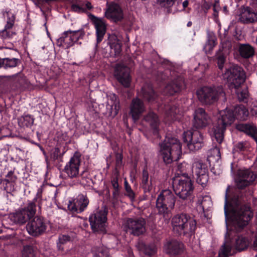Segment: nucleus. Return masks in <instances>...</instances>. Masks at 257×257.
<instances>
[{"label":"nucleus","instance_id":"nucleus-11","mask_svg":"<svg viewBox=\"0 0 257 257\" xmlns=\"http://www.w3.org/2000/svg\"><path fill=\"white\" fill-rule=\"evenodd\" d=\"M257 174L250 169L238 170L235 178V184L238 189H244L253 184Z\"/></svg>","mask_w":257,"mask_h":257},{"label":"nucleus","instance_id":"nucleus-17","mask_svg":"<svg viewBox=\"0 0 257 257\" xmlns=\"http://www.w3.org/2000/svg\"><path fill=\"white\" fill-rule=\"evenodd\" d=\"M211 122V117L202 107L196 108L193 113V126L197 129L206 127Z\"/></svg>","mask_w":257,"mask_h":257},{"label":"nucleus","instance_id":"nucleus-19","mask_svg":"<svg viewBox=\"0 0 257 257\" xmlns=\"http://www.w3.org/2000/svg\"><path fill=\"white\" fill-rule=\"evenodd\" d=\"M89 203V201L86 195L80 194L72 202L70 201L68 208L73 212L80 213L86 208Z\"/></svg>","mask_w":257,"mask_h":257},{"label":"nucleus","instance_id":"nucleus-43","mask_svg":"<svg viewBox=\"0 0 257 257\" xmlns=\"http://www.w3.org/2000/svg\"><path fill=\"white\" fill-rule=\"evenodd\" d=\"M34 118L30 115H27L19 119V124L22 127H29L33 125Z\"/></svg>","mask_w":257,"mask_h":257},{"label":"nucleus","instance_id":"nucleus-21","mask_svg":"<svg viewBox=\"0 0 257 257\" xmlns=\"http://www.w3.org/2000/svg\"><path fill=\"white\" fill-rule=\"evenodd\" d=\"M207 160L211 166V171L215 175L220 173V164L221 163V154L218 148H214L210 150Z\"/></svg>","mask_w":257,"mask_h":257},{"label":"nucleus","instance_id":"nucleus-8","mask_svg":"<svg viewBox=\"0 0 257 257\" xmlns=\"http://www.w3.org/2000/svg\"><path fill=\"white\" fill-rule=\"evenodd\" d=\"M172 184L176 195L183 200H186L190 197L194 189L193 182L187 176L174 178Z\"/></svg>","mask_w":257,"mask_h":257},{"label":"nucleus","instance_id":"nucleus-1","mask_svg":"<svg viewBox=\"0 0 257 257\" xmlns=\"http://www.w3.org/2000/svg\"><path fill=\"white\" fill-rule=\"evenodd\" d=\"M227 191L228 189L225 194L224 213L227 216L228 211L231 212L233 229L240 232L252 218L253 213L250 206L244 204L247 199L242 192L235 193L228 202Z\"/></svg>","mask_w":257,"mask_h":257},{"label":"nucleus","instance_id":"nucleus-14","mask_svg":"<svg viewBox=\"0 0 257 257\" xmlns=\"http://www.w3.org/2000/svg\"><path fill=\"white\" fill-rule=\"evenodd\" d=\"M146 220L143 217L128 218L124 223V228L131 234L139 236L146 232Z\"/></svg>","mask_w":257,"mask_h":257},{"label":"nucleus","instance_id":"nucleus-32","mask_svg":"<svg viewBox=\"0 0 257 257\" xmlns=\"http://www.w3.org/2000/svg\"><path fill=\"white\" fill-rule=\"evenodd\" d=\"M108 44L110 48L113 50L114 54L115 56H118L121 52V43L118 39L117 36L115 35H110L108 37Z\"/></svg>","mask_w":257,"mask_h":257},{"label":"nucleus","instance_id":"nucleus-9","mask_svg":"<svg viewBox=\"0 0 257 257\" xmlns=\"http://www.w3.org/2000/svg\"><path fill=\"white\" fill-rule=\"evenodd\" d=\"M107 214V208L106 206H103L101 209L97 210L90 216L89 218L90 224L94 232L103 234L106 232Z\"/></svg>","mask_w":257,"mask_h":257},{"label":"nucleus","instance_id":"nucleus-64","mask_svg":"<svg viewBox=\"0 0 257 257\" xmlns=\"http://www.w3.org/2000/svg\"><path fill=\"white\" fill-rule=\"evenodd\" d=\"M252 5L254 8L257 9V0H253Z\"/></svg>","mask_w":257,"mask_h":257},{"label":"nucleus","instance_id":"nucleus-29","mask_svg":"<svg viewBox=\"0 0 257 257\" xmlns=\"http://www.w3.org/2000/svg\"><path fill=\"white\" fill-rule=\"evenodd\" d=\"M236 128L250 137L257 143V127L254 124L240 123L236 125Z\"/></svg>","mask_w":257,"mask_h":257},{"label":"nucleus","instance_id":"nucleus-20","mask_svg":"<svg viewBox=\"0 0 257 257\" xmlns=\"http://www.w3.org/2000/svg\"><path fill=\"white\" fill-rule=\"evenodd\" d=\"M220 39L221 46L216 52L215 58L219 69L222 70L226 61L225 51L231 48V43L225 38V36H222L220 35Z\"/></svg>","mask_w":257,"mask_h":257},{"label":"nucleus","instance_id":"nucleus-37","mask_svg":"<svg viewBox=\"0 0 257 257\" xmlns=\"http://www.w3.org/2000/svg\"><path fill=\"white\" fill-rule=\"evenodd\" d=\"M21 60L15 58H3L2 67L5 69L13 68L17 66L21 63Z\"/></svg>","mask_w":257,"mask_h":257},{"label":"nucleus","instance_id":"nucleus-23","mask_svg":"<svg viewBox=\"0 0 257 257\" xmlns=\"http://www.w3.org/2000/svg\"><path fill=\"white\" fill-rule=\"evenodd\" d=\"M88 17L94 25L96 31L97 43L98 44L102 41L106 33L105 23L102 19L96 17L91 14L88 15Z\"/></svg>","mask_w":257,"mask_h":257},{"label":"nucleus","instance_id":"nucleus-31","mask_svg":"<svg viewBox=\"0 0 257 257\" xmlns=\"http://www.w3.org/2000/svg\"><path fill=\"white\" fill-rule=\"evenodd\" d=\"M141 96L149 102L154 101L157 97V94L150 84H146L142 87Z\"/></svg>","mask_w":257,"mask_h":257},{"label":"nucleus","instance_id":"nucleus-3","mask_svg":"<svg viewBox=\"0 0 257 257\" xmlns=\"http://www.w3.org/2000/svg\"><path fill=\"white\" fill-rule=\"evenodd\" d=\"M159 146L160 152L166 164L177 161L182 154L181 143L174 137H166Z\"/></svg>","mask_w":257,"mask_h":257},{"label":"nucleus","instance_id":"nucleus-38","mask_svg":"<svg viewBox=\"0 0 257 257\" xmlns=\"http://www.w3.org/2000/svg\"><path fill=\"white\" fill-rule=\"evenodd\" d=\"M232 245L230 242L226 241L221 246L218 257H228L231 255Z\"/></svg>","mask_w":257,"mask_h":257},{"label":"nucleus","instance_id":"nucleus-45","mask_svg":"<svg viewBox=\"0 0 257 257\" xmlns=\"http://www.w3.org/2000/svg\"><path fill=\"white\" fill-rule=\"evenodd\" d=\"M76 237V234L74 233L70 232L67 234L60 235L59 237V242L60 244H65L68 241H73Z\"/></svg>","mask_w":257,"mask_h":257},{"label":"nucleus","instance_id":"nucleus-24","mask_svg":"<svg viewBox=\"0 0 257 257\" xmlns=\"http://www.w3.org/2000/svg\"><path fill=\"white\" fill-rule=\"evenodd\" d=\"M105 16L106 18L115 23L121 21L123 18L121 9L118 5L115 3L108 5Z\"/></svg>","mask_w":257,"mask_h":257},{"label":"nucleus","instance_id":"nucleus-63","mask_svg":"<svg viewBox=\"0 0 257 257\" xmlns=\"http://www.w3.org/2000/svg\"><path fill=\"white\" fill-rule=\"evenodd\" d=\"M119 194V189H114V191L113 192V195L114 196H116Z\"/></svg>","mask_w":257,"mask_h":257},{"label":"nucleus","instance_id":"nucleus-5","mask_svg":"<svg viewBox=\"0 0 257 257\" xmlns=\"http://www.w3.org/2000/svg\"><path fill=\"white\" fill-rule=\"evenodd\" d=\"M173 232L179 235H192L196 229V221L186 213H179L172 219Z\"/></svg>","mask_w":257,"mask_h":257},{"label":"nucleus","instance_id":"nucleus-60","mask_svg":"<svg viewBox=\"0 0 257 257\" xmlns=\"http://www.w3.org/2000/svg\"><path fill=\"white\" fill-rule=\"evenodd\" d=\"M14 171H11L8 172V174L6 175V177L8 178H10L12 177V176H16L14 175Z\"/></svg>","mask_w":257,"mask_h":257},{"label":"nucleus","instance_id":"nucleus-16","mask_svg":"<svg viewBox=\"0 0 257 257\" xmlns=\"http://www.w3.org/2000/svg\"><path fill=\"white\" fill-rule=\"evenodd\" d=\"M47 226L42 217L36 216L30 220L26 225V229L29 234L38 236L45 232Z\"/></svg>","mask_w":257,"mask_h":257},{"label":"nucleus","instance_id":"nucleus-4","mask_svg":"<svg viewBox=\"0 0 257 257\" xmlns=\"http://www.w3.org/2000/svg\"><path fill=\"white\" fill-rule=\"evenodd\" d=\"M199 101L203 105H211L219 99L226 100L225 91L222 86H204L196 91Z\"/></svg>","mask_w":257,"mask_h":257},{"label":"nucleus","instance_id":"nucleus-30","mask_svg":"<svg viewBox=\"0 0 257 257\" xmlns=\"http://www.w3.org/2000/svg\"><path fill=\"white\" fill-rule=\"evenodd\" d=\"M107 109L110 116L114 117L117 114L119 109V100L116 95L113 94L110 96Z\"/></svg>","mask_w":257,"mask_h":257},{"label":"nucleus","instance_id":"nucleus-40","mask_svg":"<svg viewBox=\"0 0 257 257\" xmlns=\"http://www.w3.org/2000/svg\"><path fill=\"white\" fill-rule=\"evenodd\" d=\"M248 246L247 239L242 236H238L235 239V248L241 251L246 248Z\"/></svg>","mask_w":257,"mask_h":257},{"label":"nucleus","instance_id":"nucleus-28","mask_svg":"<svg viewBox=\"0 0 257 257\" xmlns=\"http://www.w3.org/2000/svg\"><path fill=\"white\" fill-rule=\"evenodd\" d=\"M184 248V244L179 241L172 239L167 241L164 244L166 252L170 254H178L180 253Z\"/></svg>","mask_w":257,"mask_h":257},{"label":"nucleus","instance_id":"nucleus-33","mask_svg":"<svg viewBox=\"0 0 257 257\" xmlns=\"http://www.w3.org/2000/svg\"><path fill=\"white\" fill-rule=\"evenodd\" d=\"M9 82L13 83L17 87L24 86L27 84V80L23 74L19 73L11 76H4Z\"/></svg>","mask_w":257,"mask_h":257},{"label":"nucleus","instance_id":"nucleus-61","mask_svg":"<svg viewBox=\"0 0 257 257\" xmlns=\"http://www.w3.org/2000/svg\"><path fill=\"white\" fill-rule=\"evenodd\" d=\"M122 157L120 155H117L116 158V164L119 165L121 162Z\"/></svg>","mask_w":257,"mask_h":257},{"label":"nucleus","instance_id":"nucleus-13","mask_svg":"<svg viewBox=\"0 0 257 257\" xmlns=\"http://www.w3.org/2000/svg\"><path fill=\"white\" fill-rule=\"evenodd\" d=\"M192 171L196 182L203 187L206 186L209 180L207 165L201 161L195 160L192 164Z\"/></svg>","mask_w":257,"mask_h":257},{"label":"nucleus","instance_id":"nucleus-62","mask_svg":"<svg viewBox=\"0 0 257 257\" xmlns=\"http://www.w3.org/2000/svg\"><path fill=\"white\" fill-rule=\"evenodd\" d=\"M63 244H60V243L59 242L57 243V247H58V250H61V251L63 250V247L62 246Z\"/></svg>","mask_w":257,"mask_h":257},{"label":"nucleus","instance_id":"nucleus-39","mask_svg":"<svg viewBox=\"0 0 257 257\" xmlns=\"http://www.w3.org/2000/svg\"><path fill=\"white\" fill-rule=\"evenodd\" d=\"M93 257H111L108 249L104 246H95L92 248Z\"/></svg>","mask_w":257,"mask_h":257},{"label":"nucleus","instance_id":"nucleus-35","mask_svg":"<svg viewBox=\"0 0 257 257\" xmlns=\"http://www.w3.org/2000/svg\"><path fill=\"white\" fill-rule=\"evenodd\" d=\"M144 120L155 131L157 130L160 123L157 115L153 112H150L145 115Z\"/></svg>","mask_w":257,"mask_h":257},{"label":"nucleus","instance_id":"nucleus-36","mask_svg":"<svg viewBox=\"0 0 257 257\" xmlns=\"http://www.w3.org/2000/svg\"><path fill=\"white\" fill-rule=\"evenodd\" d=\"M142 186L145 193H150L152 190L151 179L149 180V174L147 170H143L142 179Z\"/></svg>","mask_w":257,"mask_h":257},{"label":"nucleus","instance_id":"nucleus-50","mask_svg":"<svg viewBox=\"0 0 257 257\" xmlns=\"http://www.w3.org/2000/svg\"><path fill=\"white\" fill-rule=\"evenodd\" d=\"M51 159L53 161L58 159L61 157L60 150L58 148H55L52 150L51 154Z\"/></svg>","mask_w":257,"mask_h":257},{"label":"nucleus","instance_id":"nucleus-6","mask_svg":"<svg viewBox=\"0 0 257 257\" xmlns=\"http://www.w3.org/2000/svg\"><path fill=\"white\" fill-rule=\"evenodd\" d=\"M175 202L176 197L171 190H163L158 195L156 202L158 213L164 217H168L170 209L174 208Z\"/></svg>","mask_w":257,"mask_h":257},{"label":"nucleus","instance_id":"nucleus-59","mask_svg":"<svg viewBox=\"0 0 257 257\" xmlns=\"http://www.w3.org/2000/svg\"><path fill=\"white\" fill-rule=\"evenodd\" d=\"M252 247L254 250H257V232L255 235L254 240L253 242Z\"/></svg>","mask_w":257,"mask_h":257},{"label":"nucleus","instance_id":"nucleus-15","mask_svg":"<svg viewBox=\"0 0 257 257\" xmlns=\"http://www.w3.org/2000/svg\"><path fill=\"white\" fill-rule=\"evenodd\" d=\"M84 35V32L80 30L66 31L63 34L62 36L57 40V45L68 49L73 46Z\"/></svg>","mask_w":257,"mask_h":257},{"label":"nucleus","instance_id":"nucleus-46","mask_svg":"<svg viewBox=\"0 0 257 257\" xmlns=\"http://www.w3.org/2000/svg\"><path fill=\"white\" fill-rule=\"evenodd\" d=\"M235 90L238 99L240 101H244L247 99L248 96V92L246 88L240 89V87H239L237 89Z\"/></svg>","mask_w":257,"mask_h":257},{"label":"nucleus","instance_id":"nucleus-41","mask_svg":"<svg viewBox=\"0 0 257 257\" xmlns=\"http://www.w3.org/2000/svg\"><path fill=\"white\" fill-rule=\"evenodd\" d=\"M197 204L200 205L202 209L208 208L212 204L211 198L208 196H200L197 201Z\"/></svg>","mask_w":257,"mask_h":257},{"label":"nucleus","instance_id":"nucleus-22","mask_svg":"<svg viewBox=\"0 0 257 257\" xmlns=\"http://www.w3.org/2000/svg\"><path fill=\"white\" fill-rule=\"evenodd\" d=\"M114 76L117 80L125 87H128L130 84L131 78L130 70L124 65L117 64L114 70Z\"/></svg>","mask_w":257,"mask_h":257},{"label":"nucleus","instance_id":"nucleus-18","mask_svg":"<svg viewBox=\"0 0 257 257\" xmlns=\"http://www.w3.org/2000/svg\"><path fill=\"white\" fill-rule=\"evenodd\" d=\"M80 162V155L75 153L65 166L63 172L70 178H77L79 175V169Z\"/></svg>","mask_w":257,"mask_h":257},{"label":"nucleus","instance_id":"nucleus-51","mask_svg":"<svg viewBox=\"0 0 257 257\" xmlns=\"http://www.w3.org/2000/svg\"><path fill=\"white\" fill-rule=\"evenodd\" d=\"M13 33L10 31V29H7L5 27V29L1 33V37L4 39H7L12 37Z\"/></svg>","mask_w":257,"mask_h":257},{"label":"nucleus","instance_id":"nucleus-57","mask_svg":"<svg viewBox=\"0 0 257 257\" xmlns=\"http://www.w3.org/2000/svg\"><path fill=\"white\" fill-rule=\"evenodd\" d=\"M17 179V176H12V177L10 178H6L3 181L4 182H6L7 184L10 183H14L16 182V181Z\"/></svg>","mask_w":257,"mask_h":257},{"label":"nucleus","instance_id":"nucleus-2","mask_svg":"<svg viewBox=\"0 0 257 257\" xmlns=\"http://www.w3.org/2000/svg\"><path fill=\"white\" fill-rule=\"evenodd\" d=\"M248 115V110L242 105L235 107L234 111L230 109L221 111L213 127L214 137L217 142L221 144L223 142L226 128L233 122L235 117L240 120H245Z\"/></svg>","mask_w":257,"mask_h":257},{"label":"nucleus","instance_id":"nucleus-34","mask_svg":"<svg viewBox=\"0 0 257 257\" xmlns=\"http://www.w3.org/2000/svg\"><path fill=\"white\" fill-rule=\"evenodd\" d=\"M238 51L240 55L245 59L253 57L255 53L254 48L248 44H240Z\"/></svg>","mask_w":257,"mask_h":257},{"label":"nucleus","instance_id":"nucleus-26","mask_svg":"<svg viewBox=\"0 0 257 257\" xmlns=\"http://www.w3.org/2000/svg\"><path fill=\"white\" fill-rule=\"evenodd\" d=\"M144 110V103L140 99L136 98L132 100L130 105V114L135 121L140 118V115Z\"/></svg>","mask_w":257,"mask_h":257},{"label":"nucleus","instance_id":"nucleus-27","mask_svg":"<svg viewBox=\"0 0 257 257\" xmlns=\"http://www.w3.org/2000/svg\"><path fill=\"white\" fill-rule=\"evenodd\" d=\"M239 17L240 22L244 24L253 23L257 21V13L248 7L241 9Z\"/></svg>","mask_w":257,"mask_h":257},{"label":"nucleus","instance_id":"nucleus-54","mask_svg":"<svg viewBox=\"0 0 257 257\" xmlns=\"http://www.w3.org/2000/svg\"><path fill=\"white\" fill-rule=\"evenodd\" d=\"M9 131L7 128L4 127H0V140L3 138L9 136L8 132Z\"/></svg>","mask_w":257,"mask_h":257},{"label":"nucleus","instance_id":"nucleus-55","mask_svg":"<svg viewBox=\"0 0 257 257\" xmlns=\"http://www.w3.org/2000/svg\"><path fill=\"white\" fill-rule=\"evenodd\" d=\"M246 143L244 142H238L235 145V149L237 151H242L245 149Z\"/></svg>","mask_w":257,"mask_h":257},{"label":"nucleus","instance_id":"nucleus-10","mask_svg":"<svg viewBox=\"0 0 257 257\" xmlns=\"http://www.w3.org/2000/svg\"><path fill=\"white\" fill-rule=\"evenodd\" d=\"M36 211L35 203L31 202L26 207L20 209L11 214L10 216V219L16 224L22 225L34 217Z\"/></svg>","mask_w":257,"mask_h":257},{"label":"nucleus","instance_id":"nucleus-44","mask_svg":"<svg viewBox=\"0 0 257 257\" xmlns=\"http://www.w3.org/2000/svg\"><path fill=\"white\" fill-rule=\"evenodd\" d=\"M141 249L145 254L150 256L154 254L156 251V247L154 244H142Z\"/></svg>","mask_w":257,"mask_h":257},{"label":"nucleus","instance_id":"nucleus-52","mask_svg":"<svg viewBox=\"0 0 257 257\" xmlns=\"http://www.w3.org/2000/svg\"><path fill=\"white\" fill-rule=\"evenodd\" d=\"M161 6L170 8L172 7L175 3V0H158Z\"/></svg>","mask_w":257,"mask_h":257},{"label":"nucleus","instance_id":"nucleus-47","mask_svg":"<svg viewBox=\"0 0 257 257\" xmlns=\"http://www.w3.org/2000/svg\"><path fill=\"white\" fill-rule=\"evenodd\" d=\"M5 17H7L8 19L7 24L6 25V27L7 29H11L14 24L15 17L13 14L10 11H6L3 14Z\"/></svg>","mask_w":257,"mask_h":257},{"label":"nucleus","instance_id":"nucleus-7","mask_svg":"<svg viewBox=\"0 0 257 257\" xmlns=\"http://www.w3.org/2000/svg\"><path fill=\"white\" fill-rule=\"evenodd\" d=\"M223 75L231 89H237L240 87L245 79V74L243 69L238 65H233L226 69Z\"/></svg>","mask_w":257,"mask_h":257},{"label":"nucleus","instance_id":"nucleus-58","mask_svg":"<svg viewBox=\"0 0 257 257\" xmlns=\"http://www.w3.org/2000/svg\"><path fill=\"white\" fill-rule=\"evenodd\" d=\"M250 112L252 115H257V103H254L251 106Z\"/></svg>","mask_w":257,"mask_h":257},{"label":"nucleus","instance_id":"nucleus-56","mask_svg":"<svg viewBox=\"0 0 257 257\" xmlns=\"http://www.w3.org/2000/svg\"><path fill=\"white\" fill-rule=\"evenodd\" d=\"M111 184L114 189H119V184L117 177H113L111 180Z\"/></svg>","mask_w":257,"mask_h":257},{"label":"nucleus","instance_id":"nucleus-53","mask_svg":"<svg viewBox=\"0 0 257 257\" xmlns=\"http://www.w3.org/2000/svg\"><path fill=\"white\" fill-rule=\"evenodd\" d=\"M168 111V113L171 116H173L174 117L179 112V108L174 105L170 106Z\"/></svg>","mask_w":257,"mask_h":257},{"label":"nucleus","instance_id":"nucleus-49","mask_svg":"<svg viewBox=\"0 0 257 257\" xmlns=\"http://www.w3.org/2000/svg\"><path fill=\"white\" fill-rule=\"evenodd\" d=\"M124 185L126 191L125 195L128 196L132 201L134 200L135 198V193L132 189L131 187L130 186L126 179L124 181Z\"/></svg>","mask_w":257,"mask_h":257},{"label":"nucleus","instance_id":"nucleus-42","mask_svg":"<svg viewBox=\"0 0 257 257\" xmlns=\"http://www.w3.org/2000/svg\"><path fill=\"white\" fill-rule=\"evenodd\" d=\"M216 45V39L212 37H209L204 47V50L205 53L210 54Z\"/></svg>","mask_w":257,"mask_h":257},{"label":"nucleus","instance_id":"nucleus-12","mask_svg":"<svg viewBox=\"0 0 257 257\" xmlns=\"http://www.w3.org/2000/svg\"><path fill=\"white\" fill-rule=\"evenodd\" d=\"M184 142L187 143V147L191 151L200 149L204 145L202 134L198 131H187L183 133Z\"/></svg>","mask_w":257,"mask_h":257},{"label":"nucleus","instance_id":"nucleus-48","mask_svg":"<svg viewBox=\"0 0 257 257\" xmlns=\"http://www.w3.org/2000/svg\"><path fill=\"white\" fill-rule=\"evenodd\" d=\"M22 257H35L33 246L30 245L24 246L22 252Z\"/></svg>","mask_w":257,"mask_h":257},{"label":"nucleus","instance_id":"nucleus-25","mask_svg":"<svg viewBox=\"0 0 257 257\" xmlns=\"http://www.w3.org/2000/svg\"><path fill=\"white\" fill-rule=\"evenodd\" d=\"M184 79L180 76L177 77L169 82L164 88V93L170 95H174L184 88Z\"/></svg>","mask_w":257,"mask_h":257}]
</instances>
